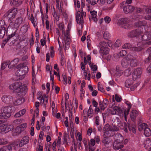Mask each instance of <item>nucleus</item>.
I'll list each match as a JSON object with an SVG mask.
<instances>
[{
  "instance_id": "1",
  "label": "nucleus",
  "mask_w": 151,
  "mask_h": 151,
  "mask_svg": "<svg viewBox=\"0 0 151 151\" xmlns=\"http://www.w3.org/2000/svg\"><path fill=\"white\" fill-rule=\"evenodd\" d=\"M71 25L72 23L71 22L69 21L68 26V30L65 32L64 25L62 24H60L59 25L60 29L62 30V32L61 38L62 40L64 49L65 50L69 49L71 42L69 31L71 29Z\"/></svg>"
},
{
  "instance_id": "2",
  "label": "nucleus",
  "mask_w": 151,
  "mask_h": 151,
  "mask_svg": "<svg viewBox=\"0 0 151 151\" xmlns=\"http://www.w3.org/2000/svg\"><path fill=\"white\" fill-rule=\"evenodd\" d=\"M28 84L27 83L22 85L21 83L19 82H17L14 83H10L9 86V89L13 90L14 91L19 93L22 96L25 95L27 91Z\"/></svg>"
},
{
  "instance_id": "3",
  "label": "nucleus",
  "mask_w": 151,
  "mask_h": 151,
  "mask_svg": "<svg viewBox=\"0 0 151 151\" xmlns=\"http://www.w3.org/2000/svg\"><path fill=\"white\" fill-rule=\"evenodd\" d=\"M17 67L19 69L17 71L16 75L19 77V79H22L28 73V68L27 66L22 64H19Z\"/></svg>"
},
{
  "instance_id": "4",
  "label": "nucleus",
  "mask_w": 151,
  "mask_h": 151,
  "mask_svg": "<svg viewBox=\"0 0 151 151\" xmlns=\"http://www.w3.org/2000/svg\"><path fill=\"white\" fill-rule=\"evenodd\" d=\"M130 21L129 19L127 18H123L119 20L117 24L119 25H122V27L125 29H129L132 27L131 24H129Z\"/></svg>"
},
{
  "instance_id": "5",
  "label": "nucleus",
  "mask_w": 151,
  "mask_h": 151,
  "mask_svg": "<svg viewBox=\"0 0 151 151\" xmlns=\"http://www.w3.org/2000/svg\"><path fill=\"white\" fill-rule=\"evenodd\" d=\"M118 136V138L115 140L113 143V147L115 150L122 148L124 147L121 143L123 140V137L120 134H119Z\"/></svg>"
},
{
  "instance_id": "6",
  "label": "nucleus",
  "mask_w": 151,
  "mask_h": 151,
  "mask_svg": "<svg viewBox=\"0 0 151 151\" xmlns=\"http://www.w3.org/2000/svg\"><path fill=\"white\" fill-rule=\"evenodd\" d=\"M17 12V8H13L8 11L6 14V15L7 16L9 22L10 23L13 21Z\"/></svg>"
},
{
  "instance_id": "7",
  "label": "nucleus",
  "mask_w": 151,
  "mask_h": 151,
  "mask_svg": "<svg viewBox=\"0 0 151 151\" xmlns=\"http://www.w3.org/2000/svg\"><path fill=\"white\" fill-rule=\"evenodd\" d=\"M99 52L102 55H107L109 52V49L107 47V43L104 41L101 42L99 43Z\"/></svg>"
},
{
  "instance_id": "8",
  "label": "nucleus",
  "mask_w": 151,
  "mask_h": 151,
  "mask_svg": "<svg viewBox=\"0 0 151 151\" xmlns=\"http://www.w3.org/2000/svg\"><path fill=\"white\" fill-rule=\"evenodd\" d=\"M10 108L6 107L2 108L0 113V119H5L11 116L10 111Z\"/></svg>"
},
{
  "instance_id": "9",
  "label": "nucleus",
  "mask_w": 151,
  "mask_h": 151,
  "mask_svg": "<svg viewBox=\"0 0 151 151\" xmlns=\"http://www.w3.org/2000/svg\"><path fill=\"white\" fill-rule=\"evenodd\" d=\"M137 46L134 47H132L128 43H125L122 46V47L124 49L129 48L131 50L139 51L143 49L142 42H139L137 45Z\"/></svg>"
},
{
  "instance_id": "10",
  "label": "nucleus",
  "mask_w": 151,
  "mask_h": 151,
  "mask_svg": "<svg viewBox=\"0 0 151 151\" xmlns=\"http://www.w3.org/2000/svg\"><path fill=\"white\" fill-rule=\"evenodd\" d=\"M142 16L141 15H138L134 18L137 21L134 24V26L136 27H139L142 26L145 27H147L146 24L147 22L146 21H141L143 18Z\"/></svg>"
},
{
  "instance_id": "11",
  "label": "nucleus",
  "mask_w": 151,
  "mask_h": 151,
  "mask_svg": "<svg viewBox=\"0 0 151 151\" xmlns=\"http://www.w3.org/2000/svg\"><path fill=\"white\" fill-rule=\"evenodd\" d=\"M147 125L144 123L141 124L138 127L139 131H142V129H144V133L146 137H149L151 135V130L150 128L147 127Z\"/></svg>"
},
{
  "instance_id": "12",
  "label": "nucleus",
  "mask_w": 151,
  "mask_h": 151,
  "mask_svg": "<svg viewBox=\"0 0 151 151\" xmlns=\"http://www.w3.org/2000/svg\"><path fill=\"white\" fill-rule=\"evenodd\" d=\"M103 130L104 133V137H110L111 136V130L110 126L109 124L105 125L103 128Z\"/></svg>"
},
{
  "instance_id": "13",
  "label": "nucleus",
  "mask_w": 151,
  "mask_h": 151,
  "mask_svg": "<svg viewBox=\"0 0 151 151\" xmlns=\"http://www.w3.org/2000/svg\"><path fill=\"white\" fill-rule=\"evenodd\" d=\"M14 126L12 125L3 124L0 125V133L5 132L6 133L12 130Z\"/></svg>"
},
{
  "instance_id": "14",
  "label": "nucleus",
  "mask_w": 151,
  "mask_h": 151,
  "mask_svg": "<svg viewBox=\"0 0 151 151\" xmlns=\"http://www.w3.org/2000/svg\"><path fill=\"white\" fill-rule=\"evenodd\" d=\"M121 7L123 9L124 12L127 14L132 12L134 10V8L132 6L128 5H126L125 2H122L121 4Z\"/></svg>"
},
{
  "instance_id": "15",
  "label": "nucleus",
  "mask_w": 151,
  "mask_h": 151,
  "mask_svg": "<svg viewBox=\"0 0 151 151\" xmlns=\"http://www.w3.org/2000/svg\"><path fill=\"white\" fill-rule=\"evenodd\" d=\"M23 21V18L21 17L17 18L15 20H13V21L10 23V25H13V28L17 29L22 24Z\"/></svg>"
},
{
  "instance_id": "16",
  "label": "nucleus",
  "mask_w": 151,
  "mask_h": 151,
  "mask_svg": "<svg viewBox=\"0 0 151 151\" xmlns=\"http://www.w3.org/2000/svg\"><path fill=\"white\" fill-rule=\"evenodd\" d=\"M130 57L131 58V54H129L122 59L121 64L124 68H127L130 65V60H129Z\"/></svg>"
},
{
  "instance_id": "17",
  "label": "nucleus",
  "mask_w": 151,
  "mask_h": 151,
  "mask_svg": "<svg viewBox=\"0 0 151 151\" xmlns=\"http://www.w3.org/2000/svg\"><path fill=\"white\" fill-rule=\"evenodd\" d=\"M133 81L132 80H127L125 83V85L127 88H130L131 90L133 91L139 85V83H138L132 86Z\"/></svg>"
},
{
  "instance_id": "18",
  "label": "nucleus",
  "mask_w": 151,
  "mask_h": 151,
  "mask_svg": "<svg viewBox=\"0 0 151 151\" xmlns=\"http://www.w3.org/2000/svg\"><path fill=\"white\" fill-rule=\"evenodd\" d=\"M144 31H141L139 29L133 30L130 32L128 34L129 37H139Z\"/></svg>"
},
{
  "instance_id": "19",
  "label": "nucleus",
  "mask_w": 151,
  "mask_h": 151,
  "mask_svg": "<svg viewBox=\"0 0 151 151\" xmlns=\"http://www.w3.org/2000/svg\"><path fill=\"white\" fill-rule=\"evenodd\" d=\"M76 19L78 24L77 25H78L80 28H83V18L81 16V12L80 11H78L76 13Z\"/></svg>"
},
{
  "instance_id": "20",
  "label": "nucleus",
  "mask_w": 151,
  "mask_h": 151,
  "mask_svg": "<svg viewBox=\"0 0 151 151\" xmlns=\"http://www.w3.org/2000/svg\"><path fill=\"white\" fill-rule=\"evenodd\" d=\"M142 73V70L140 68H137L134 70L132 74L133 79L135 80L139 78Z\"/></svg>"
},
{
  "instance_id": "21",
  "label": "nucleus",
  "mask_w": 151,
  "mask_h": 151,
  "mask_svg": "<svg viewBox=\"0 0 151 151\" xmlns=\"http://www.w3.org/2000/svg\"><path fill=\"white\" fill-rule=\"evenodd\" d=\"M137 56L135 55H131V58L130 57V65L132 66H135L137 65V61L136 59Z\"/></svg>"
},
{
  "instance_id": "22",
  "label": "nucleus",
  "mask_w": 151,
  "mask_h": 151,
  "mask_svg": "<svg viewBox=\"0 0 151 151\" xmlns=\"http://www.w3.org/2000/svg\"><path fill=\"white\" fill-rule=\"evenodd\" d=\"M29 138L27 136L24 137L19 143V147H22L24 145L28 144L29 142Z\"/></svg>"
},
{
  "instance_id": "23",
  "label": "nucleus",
  "mask_w": 151,
  "mask_h": 151,
  "mask_svg": "<svg viewBox=\"0 0 151 151\" xmlns=\"http://www.w3.org/2000/svg\"><path fill=\"white\" fill-rule=\"evenodd\" d=\"M124 130L126 132H127V128H129V130L131 132H132L134 133H135L136 132V127L135 125L132 126H127L126 123H124Z\"/></svg>"
},
{
  "instance_id": "24",
  "label": "nucleus",
  "mask_w": 151,
  "mask_h": 151,
  "mask_svg": "<svg viewBox=\"0 0 151 151\" xmlns=\"http://www.w3.org/2000/svg\"><path fill=\"white\" fill-rule=\"evenodd\" d=\"M122 112V110L119 107L116 106H114L113 110L111 111V114L113 115L116 114L119 115Z\"/></svg>"
},
{
  "instance_id": "25",
  "label": "nucleus",
  "mask_w": 151,
  "mask_h": 151,
  "mask_svg": "<svg viewBox=\"0 0 151 151\" xmlns=\"http://www.w3.org/2000/svg\"><path fill=\"white\" fill-rule=\"evenodd\" d=\"M1 99L3 102L9 103L12 101L13 98L11 96L4 95L2 96Z\"/></svg>"
},
{
  "instance_id": "26",
  "label": "nucleus",
  "mask_w": 151,
  "mask_h": 151,
  "mask_svg": "<svg viewBox=\"0 0 151 151\" xmlns=\"http://www.w3.org/2000/svg\"><path fill=\"white\" fill-rule=\"evenodd\" d=\"M144 145L146 149H150L148 151H151V139L147 138L144 142Z\"/></svg>"
},
{
  "instance_id": "27",
  "label": "nucleus",
  "mask_w": 151,
  "mask_h": 151,
  "mask_svg": "<svg viewBox=\"0 0 151 151\" xmlns=\"http://www.w3.org/2000/svg\"><path fill=\"white\" fill-rule=\"evenodd\" d=\"M48 97L47 96L45 95L43 96H40L39 99L41 100V104H43L44 106L48 103Z\"/></svg>"
},
{
  "instance_id": "28",
  "label": "nucleus",
  "mask_w": 151,
  "mask_h": 151,
  "mask_svg": "<svg viewBox=\"0 0 151 151\" xmlns=\"http://www.w3.org/2000/svg\"><path fill=\"white\" fill-rule=\"evenodd\" d=\"M142 39L144 41H147L151 39V32H147L141 37Z\"/></svg>"
},
{
  "instance_id": "29",
  "label": "nucleus",
  "mask_w": 151,
  "mask_h": 151,
  "mask_svg": "<svg viewBox=\"0 0 151 151\" xmlns=\"http://www.w3.org/2000/svg\"><path fill=\"white\" fill-rule=\"evenodd\" d=\"M52 66L49 65H47L46 67V70L47 72H49L50 75V80L52 81V84L53 86L54 85L53 84V76H52Z\"/></svg>"
},
{
  "instance_id": "30",
  "label": "nucleus",
  "mask_w": 151,
  "mask_h": 151,
  "mask_svg": "<svg viewBox=\"0 0 151 151\" xmlns=\"http://www.w3.org/2000/svg\"><path fill=\"white\" fill-rule=\"evenodd\" d=\"M19 61V59L18 58H16L11 61L10 63H9L8 68H11L14 67L15 65L18 64Z\"/></svg>"
},
{
  "instance_id": "31",
  "label": "nucleus",
  "mask_w": 151,
  "mask_h": 151,
  "mask_svg": "<svg viewBox=\"0 0 151 151\" xmlns=\"http://www.w3.org/2000/svg\"><path fill=\"white\" fill-rule=\"evenodd\" d=\"M90 13L91 15V19L94 22H96L98 21L97 12L94 10L91 11L90 12Z\"/></svg>"
},
{
  "instance_id": "32",
  "label": "nucleus",
  "mask_w": 151,
  "mask_h": 151,
  "mask_svg": "<svg viewBox=\"0 0 151 151\" xmlns=\"http://www.w3.org/2000/svg\"><path fill=\"white\" fill-rule=\"evenodd\" d=\"M26 112V110L25 109H23L16 113L14 115V116L16 118L20 117L24 115Z\"/></svg>"
},
{
  "instance_id": "33",
  "label": "nucleus",
  "mask_w": 151,
  "mask_h": 151,
  "mask_svg": "<svg viewBox=\"0 0 151 151\" xmlns=\"http://www.w3.org/2000/svg\"><path fill=\"white\" fill-rule=\"evenodd\" d=\"M123 71L121 68L119 66H117L115 72V75L119 77L122 74Z\"/></svg>"
},
{
  "instance_id": "34",
  "label": "nucleus",
  "mask_w": 151,
  "mask_h": 151,
  "mask_svg": "<svg viewBox=\"0 0 151 151\" xmlns=\"http://www.w3.org/2000/svg\"><path fill=\"white\" fill-rule=\"evenodd\" d=\"M31 21L34 27L36 28L37 25V19L36 17H34L32 15H31L30 18Z\"/></svg>"
},
{
  "instance_id": "35",
  "label": "nucleus",
  "mask_w": 151,
  "mask_h": 151,
  "mask_svg": "<svg viewBox=\"0 0 151 151\" xmlns=\"http://www.w3.org/2000/svg\"><path fill=\"white\" fill-rule=\"evenodd\" d=\"M83 62H81V69L83 71L86 70V65L87 64V60L85 57L83 58Z\"/></svg>"
},
{
  "instance_id": "36",
  "label": "nucleus",
  "mask_w": 151,
  "mask_h": 151,
  "mask_svg": "<svg viewBox=\"0 0 151 151\" xmlns=\"http://www.w3.org/2000/svg\"><path fill=\"white\" fill-rule=\"evenodd\" d=\"M25 101V99L22 97H21L19 99H17L14 103V104L15 105H18L21 104Z\"/></svg>"
},
{
  "instance_id": "37",
  "label": "nucleus",
  "mask_w": 151,
  "mask_h": 151,
  "mask_svg": "<svg viewBox=\"0 0 151 151\" xmlns=\"http://www.w3.org/2000/svg\"><path fill=\"white\" fill-rule=\"evenodd\" d=\"M63 78L64 81V84H66L67 83L70 84L71 83V78L70 77H67L66 76L63 75Z\"/></svg>"
},
{
  "instance_id": "38",
  "label": "nucleus",
  "mask_w": 151,
  "mask_h": 151,
  "mask_svg": "<svg viewBox=\"0 0 151 151\" xmlns=\"http://www.w3.org/2000/svg\"><path fill=\"white\" fill-rule=\"evenodd\" d=\"M14 34H12L11 35H9L7 37V39L4 40H3L2 43V47H3L6 42H8L9 40L12 37H14Z\"/></svg>"
},
{
  "instance_id": "39",
  "label": "nucleus",
  "mask_w": 151,
  "mask_h": 151,
  "mask_svg": "<svg viewBox=\"0 0 151 151\" xmlns=\"http://www.w3.org/2000/svg\"><path fill=\"white\" fill-rule=\"evenodd\" d=\"M137 115V111L136 110H133L130 114V117L131 119L134 121Z\"/></svg>"
},
{
  "instance_id": "40",
  "label": "nucleus",
  "mask_w": 151,
  "mask_h": 151,
  "mask_svg": "<svg viewBox=\"0 0 151 151\" xmlns=\"http://www.w3.org/2000/svg\"><path fill=\"white\" fill-rule=\"evenodd\" d=\"M12 146L10 145L5 146L0 149V151H11Z\"/></svg>"
},
{
  "instance_id": "41",
  "label": "nucleus",
  "mask_w": 151,
  "mask_h": 151,
  "mask_svg": "<svg viewBox=\"0 0 151 151\" xmlns=\"http://www.w3.org/2000/svg\"><path fill=\"white\" fill-rule=\"evenodd\" d=\"M114 1V0H112L109 2H108L109 1L108 0H106V2L107 4H110L111 3ZM99 7H101L102 6L104 5L105 4L106 2V0H99Z\"/></svg>"
},
{
  "instance_id": "42",
  "label": "nucleus",
  "mask_w": 151,
  "mask_h": 151,
  "mask_svg": "<svg viewBox=\"0 0 151 151\" xmlns=\"http://www.w3.org/2000/svg\"><path fill=\"white\" fill-rule=\"evenodd\" d=\"M114 99H115L116 101L119 102L121 101L122 98L120 96L117 94H116L115 95V96H113L112 101L114 102L115 101Z\"/></svg>"
},
{
  "instance_id": "43",
  "label": "nucleus",
  "mask_w": 151,
  "mask_h": 151,
  "mask_svg": "<svg viewBox=\"0 0 151 151\" xmlns=\"http://www.w3.org/2000/svg\"><path fill=\"white\" fill-rule=\"evenodd\" d=\"M93 115V110L91 106H90L87 112V115L89 117L91 118Z\"/></svg>"
},
{
  "instance_id": "44",
  "label": "nucleus",
  "mask_w": 151,
  "mask_h": 151,
  "mask_svg": "<svg viewBox=\"0 0 151 151\" xmlns=\"http://www.w3.org/2000/svg\"><path fill=\"white\" fill-rule=\"evenodd\" d=\"M22 1L23 0H12L11 2L13 4L19 6L22 4Z\"/></svg>"
},
{
  "instance_id": "45",
  "label": "nucleus",
  "mask_w": 151,
  "mask_h": 151,
  "mask_svg": "<svg viewBox=\"0 0 151 151\" xmlns=\"http://www.w3.org/2000/svg\"><path fill=\"white\" fill-rule=\"evenodd\" d=\"M115 126H116V127L117 126L118 127H119L120 128H124V123L122 124L121 123V122L119 120H117L116 124H115Z\"/></svg>"
},
{
  "instance_id": "46",
  "label": "nucleus",
  "mask_w": 151,
  "mask_h": 151,
  "mask_svg": "<svg viewBox=\"0 0 151 151\" xmlns=\"http://www.w3.org/2000/svg\"><path fill=\"white\" fill-rule=\"evenodd\" d=\"M12 147H13L14 149H16L19 147V142H15L12 144H11Z\"/></svg>"
},
{
  "instance_id": "47",
  "label": "nucleus",
  "mask_w": 151,
  "mask_h": 151,
  "mask_svg": "<svg viewBox=\"0 0 151 151\" xmlns=\"http://www.w3.org/2000/svg\"><path fill=\"white\" fill-rule=\"evenodd\" d=\"M76 137L77 140L81 141L82 140V137L80 133L78 132L76 133Z\"/></svg>"
},
{
  "instance_id": "48",
  "label": "nucleus",
  "mask_w": 151,
  "mask_h": 151,
  "mask_svg": "<svg viewBox=\"0 0 151 151\" xmlns=\"http://www.w3.org/2000/svg\"><path fill=\"white\" fill-rule=\"evenodd\" d=\"M86 1L92 5H94L96 4L99 0H86Z\"/></svg>"
},
{
  "instance_id": "49",
  "label": "nucleus",
  "mask_w": 151,
  "mask_h": 151,
  "mask_svg": "<svg viewBox=\"0 0 151 151\" xmlns=\"http://www.w3.org/2000/svg\"><path fill=\"white\" fill-rule=\"evenodd\" d=\"M91 70L93 71H95L97 70V66L96 65H94L93 63L89 65Z\"/></svg>"
},
{
  "instance_id": "50",
  "label": "nucleus",
  "mask_w": 151,
  "mask_h": 151,
  "mask_svg": "<svg viewBox=\"0 0 151 151\" xmlns=\"http://www.w3.org/2000/svg\"><path fill=\"white\" fill-rule=\"evenodd\" d=\"M104 138L103 139V142L104 143L105 145L108 144L110 142V140L108 138L109 137H104Z\"/></svg>"
},
{
  "instance_id": "51",
  "label": "nucleus",
  "mask_w": 151,
  "mask_h": 151,
  "mask_svg": "<svg viewBox=\"0 0 151 151\" xmlns=\"http://www.w3.org/2000/svg\"><path fill=\"white\" fill-rule=\"evenodd\" d=\"M7 143V141L5 139L0 138V145L6 144Z\"/></svg>"
},
{
  "instance_id": "52",
  "label": "nucleus",
  "mask_w": 151,
  "mask_h": 151,
  "mask_svg": "<svg viewBox=\"0 0 151 151\" xmlns=\"http://www.w3.org/2000/svg\"><path fill=\"white\" fill-rule=\"evenodd\" d=\"M19 126L23 131L26 129L27 126V124L26 123H24Z\"/></svg>"
},
{
  "instance_id": "53",
  "label": "nucleus",
  "mask_w": 151,
  "mask_h": 151,
  "mask_svg": "<svg viewBox=\"0 0 151 151\" xmlns=\"http://www.w3.org/2000/svg\"><path fill=\"white\" fill-rule=\"evenodd\" d=\"M104 20L106 24H109L111 21V18L109 16H106L104 18Z\"/></svg>"
},
{
  "instance_id": "54",
  "label": "nucleus",
  "mask_w": 151,
  "mask_h": 151,
  "mask_svg": "<svg viewBox=\"0 0 151 151\" xmlns=\"http://www.w3.org/2000/svg\"><path fill=\"white\" fill-rule=\"evenodd\" d=\"M129 109H126L124 111L125 120L126 121H127V116L129 114Z\"/></svg>"
},
{
  "instance_id": "55",
  "label": "nucleus",
  "mask_w": 151,
  "mask_h": 151,
  "mask_svg": "<svg viewBox=\"0 0 151 151\" xmlns=\"http://www.w3.org/2000/svg\"><path fill=\"white\" fill-rule=\"evenodd\" d=\"M9 64V62H4L1 64V69L2 70H4L7 66Z\"/></svg>"
},
{
  "instance_id": "56",
  "label": "nucleus",
  "mask_w": 151,
  "mask_h": 151,
  "mask_svg": "<svg viewBox=\"0 0 151 151\" xmlns=\"http://www.w3.org/2000/svg\"><path fill=\"white\" fill-rule=\"evenodd\" d=\"M58 41L59 45L58 50L60 51V53H61L62 50V47L61 45V43L59 40V37L58 38Z\"/></svg>"
},
{
  "instance_id": "57",
  "label": "nucleus",
  "mask_w": 151,
  "mask_h": 151,
  "mask_svg": "<svg viewBox=\"0 0 151 151\" xmlns=\"http://www.w3.org/2000/svg\"><path fill=\"white\" fill-rule=\"evenodd\" d=\"M50 53L51 57L53 58L55 54V52L54 50V47H53L52 46L50 47Z\"/></svg>"
},
{
  "instance_id": "58",
  "label": "nucleus",
  "mask_w": 151,
  "mask_h": 151,
  "mask_svg": "<svg viewBox=\"0 0 151 151\" xmlns=\"http://www.w3.org/2000/svg\"><path fill=\"white\" fill-rule=\"evenodd\" d=\"M121 41L118 39L116 40L114 44V45L115 47H119L121 45Z\"/></svg>"
},
{
  "instance_id": "59",
  "label": "nucleus",
  "mask_w": 151,
  "mask_h": 151,
  "mask_svg": "<svg viewBox=\"0 0 151 151\" xmlns=\"http://www.w3.org/2000/svg\"><path fill=\"white\" fill-rule=\"evenodd\" d=\"M5 34V29L3 28L2 29H0V37H3Z\"/></svg>"
},
{
  "instance_id": "60",
  "label": "nucleus",
  "mask_w": 151,
  "mask_h": 151,
  "mask_svg": "<svg viewBox=\"0 0 151 151\" xmlns=\"http://www.w3.org/2000/svg\"><path fill=\"white\" fill-rule=\"evenodd\" d=\"M36 40L38 41L39 39V33L37 28L36 29Z\"/></svg>"
},
{
  "instance_id": "61",
  "label": "nucleus",
  "mask_w": 151,
  "mask_h": 151,
  "mask_svg": "<svg viewBox=\"0 0 151 151\" xmlns=\"http://www.w3.org/2000/svg\"><path fill=\"white\" fill-rule=\"evenodd\" d=\"M109 36V33L107 32H105L103 36L105 39H108Z\"/></svg>"
},
{
  "instance_id": "62",
  "label": "nucleus",
  "mask_w": 151,
  "mask_h": 151,
  "mask_svg": "<svg viewBox=\"0 0 151 151\" xmlns=\"http://www.w3.org/2000/svg\"><path fill=\"white\" fill-rule=\"evenodd\" d=\"M99 104L100 109L103 110H104L106 107V106H104V105L101 102H99Z\"/></svg>"
},
{
  "instance_id": "63",
  "label": "nucleus",
  "mask_w": 151,
  "mask_h": 151,
  "mask_svg": "<svg viewBox=\"0 0 151 151\" xmlns=\"http://www.w3.org/2000/svg\"><path fill=\"white\" fill-rule=\"evenodd\" d=\"M22 131H23L22 130L19 126L17 127L16 128L15 132L18 133H20Z\"/></svg>"
},
{
  "instance_id": "64",
  "label": "nucleus",
  "mask_w": 151,
  "mask_h": 151,
  "mask_svg": "<svg viewBox=\"0 0 151 151\" xmlns=\"http://www.w3.org/2000/svg\"><path fill=\"white\" fill-rule=\"evenodd\" d=\"M127 54V52L125 50H123L120 52L119 55L120 56H122L125 55Z\"/></svg>"
}]
</instances>
